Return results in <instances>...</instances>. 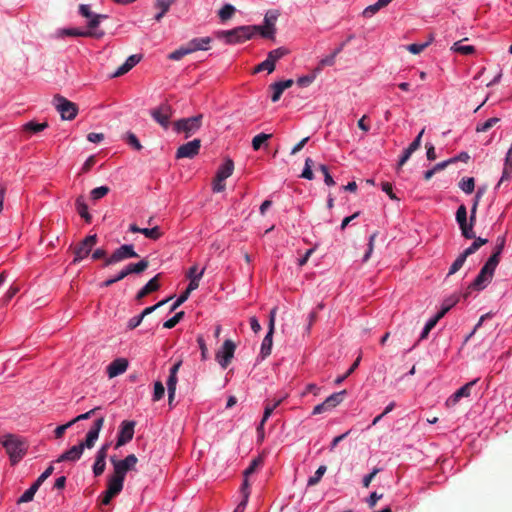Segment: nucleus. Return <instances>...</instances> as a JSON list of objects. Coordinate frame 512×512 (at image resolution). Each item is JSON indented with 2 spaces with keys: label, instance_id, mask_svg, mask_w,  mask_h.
Wrapping results in <instances>:
<instances>
[{
  "label": "nucleus",
  "instance_id": "nucleus-54",
  "mask_svg": "<svg viewBox=\"0 0 512 512\" xmlns=\"http://www.w3.org/2000/svg\"><path fill=\"white\" fill-rule=\"evenodd\" d=\"M197 343L199 345V348L201 350V358L202 360H206L208 358V348L206 346V343H205V340L203 338V336H198L197 337Z\"/></svg>",
  "mask_w": 512,
  "mask_h": 512
},
{
  "label": "nucleus",
  "instance_id": "nucleus-55",
  "mask_svg": "<svg viewBox=\"0 0 512 512\" xmlns=\"http://www.w3.org/2000/svg\"><path fill=\"white\" fill-rule=\"evenodd\" d=\"M99 409H100V407H95V408H93V409L89 410V411H88V412H86V413H83V414L78 415L77 417H75L74 419H72V420H71L72 424H75V423H77V422H79V421H81V420H87V419H89V418H90L92 415H94V414H95V412H96L97 410H99Z\"/></svg>",
  "mask_w": 512,
  "mask_h": 512
},
{
  "label": "nucleus",
  "instance_id": "nucleus-57",
  "mask_svg": "<svg viewBox=\"0 0 512 512\" xmlns=\"http://www.w3.org/2000/svg\"><path fill=\"white\" fill-rule=\"evenodd\" d=\"M286 54V50L283 48H277L268 53L269 58L275 63Z\"/></svg>",
  "mask_w": 512,
  "mask_h": 512
},
{
  "label": "nucleus",
  "instance_id": "nucleus-25",
  "mask_svg": "<svg viewBox=\"0 0 512 512\" xmlns=\"http://www.w3.org/2000/svg\"><path fill=\"white\" fill-rule=\"evenodd\" d=\"M142 56L141 55H131L127 58V60L113 73V77H120L127 72H129L137 63L140 62Z\"/></svg>",
  "mask_w": 512,
  "mask_h": 512
},
{
  "label": "nucleus",
  "instance_id": "nucleus-52",
  "mask_svg": "<svg viewBox=\"0 0 512 512\" xmlns=\"http://www.w3.org/2000/svg\"><path fill=\"white\" fill-rule=\"evenodd\" d=\"M127 143L136 150H141L143 147L134 133H128L126 136Z\"/></svg>",
  "mask_w": 512,
  "mask_h": 512
},
{
  "label": "nucleus",
  "instance_id": "nucleus-64",
  "mask_svg": "<svg viewBox=\"0 0 512 512\" xmlns=\"http://www.w3.org/2000/svg\"><path fill=\"white\" fill-rule=\"evenodd\" d=\"M142 320H143V318L141 317V315L131 318L128 321L127 328L130 330L135 329L136 327H138L141 324Z\"/></svg>",
  "mask_w": 512,
  "mask_h": 512
},
{
  "label": "nucleus",
  "instance_id": "nucleus-2",
  "mask_svg": "<svg viewBox=\"0 0 512 512\" xmlns=\"http://www.w3.org/2000/svg\"><path fill=\"white\" fill-rule=\"evenodd\" d=\"M505 239L499 237L492 255L488 258L479 274L470 284L469 289L483 290L492 280L496 267L500 262V255L504 249Z\"/></svg>",
  "mask_w": 512,
  "mask_h": 512
},
{
  "label": "nucleus",
  "instance_id": "nucleus-44",
  "mask_svg": "<svg viewBox=\"0 0 512 512\" xmlns=\"http://www.w3.org/2000/svg\"><path fill=\"white\" fill-rule=\"evenodd\" d=\"M326 470H327V467L325 465H321L316 470L315 474L308 479V482H307L308 486H314V485L318 484L320 482L322 476L326 472Z\"/></svg>",
  "mask_w": 512,
  "mask_h": 512
},
{
  "label": "nucleus",
  "instance_id": "nucleus-43",
  "mask_svg": "<svg viewBox=\"0 0 512 512\" xmlns=\"http://www.w3.org/2000/svg\"><path fill=\"white\" fill-rule=\"evenodd\" d=\"M499 122H500V118H498V117L489 118L484 123H480L476 126V132H478V133L486 132Z\"/></svg>",
  "mask_w": 512,
  "mask_h": 512
},
{
  "label": "nucleus",
  "instance_id": "nucleus-14",
  "mask_svg": "<svg viewBox=\"0 0 512 512\" xmlns=\"http://www.w3.org/2000/svg\"><path fill=\"white\" fill-rule=\"evenodd\" d=\"M277 308L274 307L271 309L269 314V325L268 332L265 335L264 339L261 343V355L263 358H266L271 354L272 346H273V334L275 329V318H276Z\"/></svg>",
  "mask_w": 512,
  "mask_h": 512
},
{
  "label": "nucleus",
  "instance_id": "nucleus-38",
  "mask_svg": "<svg viewBox=\"0 0 512 512\" xmlns=\"http://www.w3.org/2000/svg\"><path fill=\"white\" fill-rule=\"evenodd\" d=\"M473 239L474 242L463 251L467 256L474 254L481 246L485 245L488 242L487 239L481 237L475 236V238Z\"/></svg>",
  "mask_w": 512,
  "mask_h": 512
},
{
  "label": "nucleus",
  "instance_id": "nucleus-37",
  "mask_svg": "<svg viewBox=\"0 0 512 512\" xmlns=\"http://www.w3.org/2000/svg\"><path fill=\"white\" fill-rule=\"evenodd\" d=\"M175 0H156V8L159 9V12L156 14L155 19L160 20V18L169 10L171 4Z\"/></svg>",
  "mask_w": 512,
  "mask_h": 512
},
{
  "label": "nucleus",
  "instance_id": "nucleus-33",
  "mask_svg": "<svg viewBox=\"0 0 512 512\" xmlns=\"http://www.w3.org/2000/svg\"><path fill=\"white\" fill-rule=\"evenodd\" d=\"M106 468V457H104V454H96L95 462L93 465V473L96 477L103 474Z\"/></svg>",
  "mask_w": 512,
  "mask_h": 512
},
{
  "label": "nucleus",
  "instance_id": "nucleus-62",
  "mask_svg": "<svg viewBox=\"0 0 512 512\" xmlns=\"http://www.w3.org/2000/svg\"><path fill=\"white\" fill-rule=\"evenodd\" d=\"M380 471V469L378 468H374L373 471L371 473H369L368 475H366L364 478H363V486L365 488H368L370 483L372 482V480L374 479V477L377 475V473Z\"/></svg>",
  "mask_w": 512,
  "mask_h": 512
},
{
  "label": "nucleus",
  "instance_id": "nucleus-11",
  "mask_svg": "<svg viewBox=\"0 0 512 512\" xmlns=\"http://www.w3.org/2000/svg\"><path fill=\"white\" fill-rule=\"evenodd\" d=\"M456 221L459 224L462 236L465 239L475 238V233L473 231L475 222H471V216L469 217V222H468L467 209L464 204L460 205L456 211Z\"/></svg>",
  "mask_w": 512,
  "mask_h": 512
},
{
  "label": "nucleus",
  "instance_id": "nucleus-53",
  "mask_svg": "<svg viewBox=\"0 0 512 512\" xmlns=\"http://www.w3.org/2000/svg\"><path fill=\"white\" fill-rule=\"evenodd\" d=\"M170 299L171 298L164 299V300L158 302L157 304H155L153 306L145 308L141 312V314H140L141 317L144 319V317H146L147 315L151 314L152 312H154L156 309H158L159 307L163 306L164 304H166Z\"/></svg>",
  "mask_w": 512,
  "mask_h": 512
},
{
  "label": "nucleus",
  "instance_id": "nucleus-4",
  "mask_svg": "<svg viewBox=\"0 0 512 512\" xmlns=\"http://www.w3.org/2000/svg\"><path fill=\"white\" fill-rule=\"evenodd\" d=\"M1 444L9 455L12 465L17 464L26 454L27 445L20 437L14 434H7L0 440Z\"/></svg>",
  "mask_w": 512,
  "mask_h": 512
},
{
  "label": "nucleus",
  "instance_id": "nucleus-16",
  "mask_svg": "<svg viewBox=\"0 0 512 512\" xmlns=\"http://www.w3.org/2000/svg\"><path fill=\"white\" fill-rule=\"evenodd\" d=\"M346 394V390L336 392L331 394L329 397L325 399L324 402L316 405L312 411L313 415H318L338 406L344 399V395Z\"/></svg>",
  "mask_w": 512,
  "mask_h": 512
},
{
  "label": "nucleus",
  "instance_id": "nucleus-21",
  "mask_svg": "<svg viewBox=\"0 0 512 512\" xmlns=\"http://www.w3.org/2000/svg\"><path fill=\"white\" fill-rule=\"evenodd\" d=\"M79 13L87 19V24L91 29L98 27L101 19L107 18L106 15L92 12L91 7L88 4H81L79 7Z\"/></svg>",
  "mask_w": 512,
  "mask_h": 512
},
{
  "label": "nucleus",
  "instance_id": "nucleus-63",
  "mask_svg": "<svg viewBox=\"0 0 512 512\" xmlns=\"http://www.w3.org/2000/svg\"><path fill=\"white\" fill-rule=\"evenodd\" d=\"M189 297V294L187 292H183L178 299L174 302V304L171 307V311L176 310L181 304H183Z\"/></svg>",
  "mask_w": 512,
  "mask_h": 512
},
{
  "label": "nucleus",
  "instance_id": "nucleus-49",
  "mask_svg": "<svg viewBox=\"0 0 512 512\" xmlns=\"http://www.w3.org/2000/svg\"><path fill=\"white\" fill-rule=\"evenodd\" d=\"M165 394V388L161 381H156L154 383V393H153V401H159L163 398Z\"/></svg>",
  "mask_w": 512,
  "mask_h": 512
},
{
  "label": "nucleus",
  "instance_id": "nucleus-13",
  "mask_svg": "<svg viewBox=\"0 0 512 512\" xmlns=\"http://www.w3.org/2000/svg\"><path fill=\"white\" fill-rule=\"evenodd\" d=\"M137 257H139V255L135 252L134 246L132 244H124L114 250V252L108 258H106L103 265L106 267L126 259Z\"/></svg>",
  "mask_w": 512,
  "mask_h": 512
},
{
  "label": "nucleus",
  "instance_id": "nucleus-39",
  "mask_svg": "<svg viewBox=\"0 0 512 512\" xmlns=\"http://www.w3.org/2000/svg\"><path fill=\"white\" fill-rule=\"evenodd\" d=\"M141 234H143L145 237L151 240L156 241L160 237H162L163 232L161 231L159 226H155L153 228H143Z\"/></svg>",
  "mask_w": 512,
  "mask_h": 512
},
{
  "label": "nucleus",
  "instance_id": "nucleus-35",
  "mask_svg": "<svg viewBox=\"0 0 512 512\" xmlns=\"http://www.w3.org/2000/svg\"><path fill=\"white\" fill-rule=\"evenodd\" d=\"M486 192V188L485 187H479L476 194H475V197H474V201H473V205L471 207V222H476V213H477V208H478V205H479V202L482 198V196L485 194Z\"/></svg>",
  "mask_w": 512,
  "mask_h": 512
},
{
  "label": "nucleus",
  "instance_id": "nucleus-47",
  "mask_svg": "<svg viewBox=\"0 0 512 512\" xmlns=\"http://www.w3.org/2000/svg\"><path fill=\"white\" fill-rule=\"evenodd\" d=\"M184 317V312H178L176 313L172 318L168 319L163 323V327L166 329H172L174 328L180 320Z\"/></svg>",
  "mask_w": 512,
  "mask_h": 512
},
{
  "label": "nucleus",
  "instance_id": "nucleus-36",
  "mask_svg": "<svg viewBox=\"0 0 512 512\" xmlns=\"http://www.w3.org/2000/svg\"><path fill=\"white\" fill-rule=\"evenodd\" d=\"M48 127L47 122L36 123L34 121L27 122L23 125V131L30 133H38Z\"/></svg>",
  "mask_w": 512,
  "mask_h": 512
},
{
  "label": "nucleus",
  "instance_id": "nucleus-31",
  "mask_svg": "<svg viewBox=\"0 0 512 512\" xmlns=\"http://www.w3.org/2000/svg\"><path fill=\"white\" fill-rule=\"evenodd\" d=\"M445 315V310L444 311H439L433 318H431L425 325L421 335H420V338L419 340H424L428 337L430 331L436 326V324L438 323V321L444 317Z\"/></svg>",
  "mask_w": 512,
  "mask_h": 512
},
{
  "label": "nucleus",
  "instance_id": "nucleus-60",
  "mask_svg": "<svg viewBox=\"0 0 512 512\" xmlns=\"http://www.w3.org/2000/svg\"><path fill=\"white\" fill-rule=\"evenodd\" d=\"M96 163V156L91 155L88 157V159L85 161L81 168L82 173H87Z\"/></svg>",
  "mask_w": 512,
  "mask_h": 512
},
{
  "label": "nucleus",
  "instance_id": "nucleus-26",
  "mask_svg": "<svg viewBox=\"0 0 512 512\" xmlns=\"http://www.w3.org/2000/svg\"><path fill=\"white\" fill-rule=\"evenodd\" d=\"M353 39V36L350 35L349 37H347V39L345 41H343L337 48L334 49V51L326 56L325 58H323L320 63H319V69L324 67V66H332L335 62V57L343 50V48Z\"/></svg>",
  "mask_w": 512,
  "mask_h": 512
},
{
  "label": "nucleus",
  "instance_id": "nucleus-50",
  "mask_svg": "<svg viewBox=\"0 0 512 512\" xmlns=\"http://www.w3.org/2000/svg\"><path fill=\"white\" fill-rule=\"evenodd\" d=\"M360 363V357H358L354 363L351 365V367L346 371V373L342 376H339L338 378L335 379V384L336 385H339L341 384L347 377H349L354 371L355 369L358 367Z\"/></svg>",
  "mask_w": 512,
  "mask_h": 512
},
{
  "label": "nucleus",
  "instance_id": "nucleus-29",
  "mask_svg": "<svg viewBox=\"0 0 512 512\" xmlns=\"http://www.w3.org/2000/svg\"><path fill=\"white\" fill-rule=\"evenodd\" d=\"M124 479L115 476L114 474L108 479L107 490L109 494L117 496L123 489Z\"/></svg>",
  "mask_w": 512,
  "mask_h": 512
},
{
  "label": "nucleus",
  "instance_id": "nucleus-8",
  "mask_svg": "<svg viewBox=\"0 0 512 512\" xmlns=\"http://www.w3.org/2000/svg\"><path fill=\"white\" fill-rule=\"evenodd\" d=\"M234 170V162L231 159H226L224 163L218 168L216 175L212 182V190L215 193H220L225 190V180L230 177Z\"/></svg>",
  "mask_w": 512,
  "mask_h": 512
},
{
  "label": "nucleus",
  "instance_id": "nucleus-45",
  "mask_svg": "<svg viewBox=\"0 0 512 512\" xmlns=\"http://www.w3.org/2000/svg\"><path fill=\"white\" fill-rule=\"evenodd\" d=\"M109 191H110V189L107 186H100V187L94 188L90 192L91 199L94 201L99 200V199L103 198L104 196H106L109 193Z\"/></svg>",
  "mask_w": 512,
  "mask_h": 512
},
{
  "label": "nucleus",
  "instance_id": "nucleus-40",
  "mask_svg": "<svg viewBox=\"0 0 512 512\" xmlns=\"http://www.w3.org/2000/svg\"><path fill=\"white\" fill-rule=\"evenodd\" d=\"M467 257H468V256H467L464 252H462V253H461V254L456 258V260L452 263V265H451V267H450V269H449L448 275H453V274H455L457 271H459V270L463 267V265H464V263H465V261H466Z\"/></svg>",
  "mask_w": 512,
  "mask_h": 512
},
{
  "label": "nucleus",
  "instance_id": "nucleus-58",
  "mask_svg": "<svg viewBox=\"0 0 512 512\" xmlns=\"http://www.w3.org/2000/svg\"><path fill=\"white\" fill-rule=\"evenodd\" d=\"M424 131L425 129L423 128L420 133L417 135V137L413 140V142L407 147L408 149H410L411 151L415 152L416 150H418L421 146V140H422V136L424 134Z\"/></svg>",
  "mask_w": 512,
  "mask_h": 512
},
{
  "label": "nucleus",
  "instance_id": "nucleus-28",
  "mask_svg": "<svg viewBox=\"0 0 512 512\" xmlns=\"http://www.w3.org/2000/svg\"><path fill=\"white\" fill-rule=\"evenodd\" d=\"M282 399H268L264 402V412L263 417L261 419V426L269 419V417L274 413L276 408L281 404Z\"/></svg>",
  "mask_w": 512,
  "mask_h": 512
},
{
  "label": "nucleus",
  "instance_id": "nucleus-51",
  "mask_svg": "<svg viewBox=\"0 0 512 512\" xmlns=\"http://www.w3.org/2000/svg\"><path fill=\"white\" fill-rule=\"evenodd\" d=\"M318 169L324 175V182L326 185H328V186L335 185V181L333 180L332 176L330 175L329 170L326 165L321 164V165H319Z\"/></svg>",
  "mask_w": 512,
  "mask_h": 512
},
{
  "label": "nucleus",
  "instance_id": "nucleus-9",
  "mask_svg": "<svg viewBox=\"0 0 512 512\" xmlns=\"http://www.w3.org/2000/svg\"><path fill=\"white\" fill-rule=\"evenodd\" d=\"M111 463L114 468V475L125 480L127 472L134 471L138 458L134 454H129L123 460H117L115 457H111Z\"/></svg>",
  "mask_w": 512,
  "mask_h": 512
},
{
  "label": "nucleus",
  "instance_id": "nucleus-48",
  "mask_svg": "<svg viewBox=\"0 0 512 512\" xmlns=\"http://www.w3.org/2000/svg\"><path fill=\"white\" fill-rule=\"evenodd\" d=\"M275 62L267 56V59L258 64V73L261 71H267L269 74L275 70Z\"/></svg>",
  "mask_w": 512,
  "mask_h": 512
},
{
  "label": "nucleus",
  "instance_id": "nucleus-23",
  "mask_svg": "<svg viewBox=\"0 0 512 512\" xmlns=\"http://www.w3.org/2000/svg\"><path fill=\"white\" fill-rule=\"evenodd\" d=\"M128 360L125 358H117L112 361L107 367V374L109 378H114L123 374L128 368Z\"/></svg>",
  "mask_w": 512,
  "mask_h": 512
},
{
  "label": "nucleus",
  "instance_id": "nucleus-30",
  "mask_svg": "<svg viewBox=\"0 0 512 512\" xmlns=\"http://www.w3.org/2000/svg\"><path fill=\"white\" fill-rule=\"evenodd\" d=\"M75 205L78 214L85 220V222L90 223L92 220V216L88 212V206L85 203L84 197H77Z\"/></svg>",
  "mask_w": 512,
  "mask_h": 512
},
{
  "label": "nucleus",
  "instance_id": "nucleus-3",
  "mask_svg": "<svg viewBox=\"0 0 512 512\" xmlns=\"http://www.w3.org/2000/svg\"><path fill=\"white\" fill-rule=\"evenodd\" d=\"M104 417H99L96 419L88 431L86 438L83 442H80L78 445L72 446L70 449L62 453L56 462H64V461H71L75 462L79 460L84 452L85 448L91 449L94 447L101 429L104 425Z\"/></svg>",
  "mask_w": 512,
  "mask_h": 512
},
{
  "label": "nucleus",
  "instance_id": "nucleus-20",
  "mask_svg": "<svg viewBox=\"0 0 512 512\" xmlns=\"http://www.w3.org/2000/svg\"><path fill=\"white\" fill-rule=\"evenodd\" d=\"M478 379H474L468 383H466L464 386L459 388L455 393H453L447 400H446V406L447 407H454L461 398L463 397H469L471 394L472 387L477 383Z\"/></svg>",
  "mask_w": 512,
  "mask_h": 512
},
{
  "label": "nucleus",
  "instance_id": "nucleus-1",
  "mask_svg": "<svg viewBox=\"0 0 512 512\" xmlns=\"http://www.w3.org/2000/svg\"><path fill=\"white\" fill-rule=\"evenodd\" d=\"M253 34H214V37L205 36L194 38L188 43L180 46L168 55V59L178 61L184 56L199 50H208L211 48L210 43L218 45H229L235 43H243L251 38Z\"/></svg>",
  "mask_w": 512,
  "mask_h": 512
},
{
  "label": "nucleus",
  "instance_id": "nucleus-24",
  "mask_svg": "<svg viewBox=\"0 0 512 512\" xmlns=\"http://www.w3.org/2000/svg\"><path fill=\"white\" fill-rule=\"evenodd\" d=\"M159 279H160V274H157L156 276H154L152 279H150L145 285L144 287H142L136 294V300L137 301H141L144 297H146L147 295L157 291L159 288H160V283H159Z\"/></svg>",
  "mask_w": 512,
  "mask_h": 512
},
{
  "label": "nucleus",
  "instance_id": "nucleus-46",
  "mask_svg": "<svg viewBox=\"0 0 512 512\" xmlns=\"http://www.w3.org/2000/svg\"><path fill=\"white\" fill-rule=\"evenodd\" d=\"M204 273V269H202L198 275H196L195 277H191L189 278L190 279V282L185 290V292H187L189 295L192 291L196 290L198 287H199V281L202 277Z\"/></svg>",
  "mask_w": 512,
  "mask_h": 512
},
{
  "label": "nucleus",
  "instance_id": "nucleus-19",
  "mask_svg": "<svg viewBox=\"0 0 512 512\" xmlns=\"http://www.w3.org/2000/svg\"><path fill=\"white\" fill-rule=\"evenodd\" d=\"M135 424L136 423L134 421L127 420L121 423L117 437L116 448L125 445L133 439Z\"/></svg>",
  "mask_w": 512,
  "mask_h": 512
},
{
  "label": "nucleus",
  "instance_id": "nucleus-18",
  "mask_svg": "<svg viewBox=\"0 0 512 512\" xmlns=\"http://www.w3.org/2000/svg\"><path fill=\"white\" fill-rule=\"evenodd\" d=\"M201 148V140L200 139H194L192 141H189L181 146L176 151V158L182 159V158H189L192 159L196 155H198L199 150Z\"/></svg>",
  "mask_w": 512,
  "mask_h": 512
},
{
  "label": "nucleus",
  "instance_id": "nucleus-6",
  "mask_svg": "<svg viewBox=\"0 0 512 512\" xmlns=\"http://www.w3.org/2000/svg\"><path fill=\"white\" fill-rule=\"evenodd\" d=\"M203 115L198 114L193 117L182 118L174 122V130L177 133H184L185 138L191 137L195 134L201 127Z\"/></svg>",
  "mask_w": 512,
  "mask_h": 512
},
{
  "label": "nucleus",
  "instance_id": "nucleus-15",
  "mask_svg": "<svg viewBox=\"0 0 512 512\" xmlns=\"http://www.w3.org/2000/svg\"><path fill=\"white\" fill-rule=\"evenodd\" d=\"M97 235H89L85 237L75 248H74V254L75 257L72 261L73 264H76L83 260L85 257L89 255L92 248L97 243Z\"/></svg>",
  "mask_w": 512,
  "mask_h": 512
},
{
  "label": "nucleus",
  "instance_id": "nucleus-27",
  "mask_svg": "<svg viewBox=\"0 0 512 512\" xmlns=\"http://www.w3.org/2000/svg\"><path fill=\"white\" fill-rule=\"evenodd\" d=\"M278 16H279V13L277 10L268 11L265 15L264 25L263 26L258 25V32H272Z\"/></svg>",
  "mask_w": 512,
  "mask_h": 512
},
{
  "label": "nucleus",
  "instance_id": "nucleus-56",
  "mask_svg": "<svg viewBox=\"0 0 512 512\" xmlns=\"http://www.w3.org/2000/svg\"><path fill=\"white\" fill-rule=\"evenodd\" d=\"M376 236H377V233H373L369 237L368 250L363 257V262H367L368 259L370 258L371 254L373 252V249H374V242H375Z\"/></svg>",
  "mask_w": 512,
  "mask_h": 512
},
{
  "label": "nucleus",
  "instance_id": "nucleus-12",
  "mask_svg": "<svg viewBox=\"0 0 512 512\" xmlns=\"http://www.w3.org/2000/svg\"><path fill=\"white\" fill-rule=\"evenodd\" d=\"M150 115L154 121L167 129L170 124V119L173 115V108L168 102H163L156 108L150 110Z\"/></svg>",
  "mask_w": 512,
  "mask_h": 512
},
{
  "label": "nucleus",
  "instance_id": "nucleus-22",
  "mask_svg": "<svg viewBox=\"0 0 512 512\" xmlns=\"http://www.w3.org/2000/svg\"><path fill=\"white\" fill-rule=\"evenodd\" d=\"M293 84L294 81L292 79L274 82L270 84L269 90L272 92L270 96L271 101L274 103L277 102L281 98V95L283 94L284 90L290 88Z\"/></svg>",
  "mask_w": 512,
  "mask_h": 512
},
{
  "label": "nucleus",
  "instance_id": "nucleus-7",
  "mask_svg": "<svg viewBox=\"0 0 512 512\" xmlns=\"http://www.w3.org/2000/svg\"><path fill=\"white\" fill-rule=\"evenodd\" d=\"M148 266H149V262L146 259H142L138 263H129L115 277L104 281L101 284V287H109L112 284L123 280L125 277H127L128 275H130L132 273H135V274L142 273L148 268Z\"/></svg>",
  "mask_w": 512,
  "mask_h": 512
},
{
  "label": "nucleus",
  "instance_id": "nucleus-59",
  "mask_svg": "<svg viewBox=\"0 0 512 512\" xmlns=\"http://www.w3.org/2000/svg\"><path fill=\"white\" fill-rule=\"evenodd\" d=\"M384 7L383 5H379V1H377L375 4L368 6L364 11L363 15L366 17H370L373 14H375L379 9Z\"/></svg>",
  "mask_w": 512,
  "mask_h": 512
},
{
  "label": "nucleus",
  "instance_id": "nucleus-41",
  "mask_svg": "<svg viewBox=\"0 0 512 512\" xmlns=\"http://www.w3.org/2000/svg\"><path fill=\"white\" fill-rule=\"evenodd\" d=\"M459 187L460 189L467 193V194H471L473 191H474V188H475V180L473 177H468V178H463L460 182H459Z\"/></svg>",
  "mask_w": 512,
  "mask_h": 512
},
{
  "label": "nucleus",
  "instance_id": "nucleus-61",
  "mask_svg": "<svg viewBox=\"0 0 512 512\" xmlns=\"http://www.w3.org/2000/svg\"><path fill=\"white\" fill-rule=\"evenodd\" d=\"M72 425H73V424H72V422H71V421H69V422H67L66 424H63V425L58 426V427L55 429V431H54V433H55V437H56V438H61V437L64 435L65 431H66L69 427H71Z\"/></svg>",
  "mask_w": 512,
  "mask_h": 512
},
{
  "label": "nucleus",
  "instance_id": "nucleus-42",
  "mask_svg": "<svg viewBox=\"0 0 512 512\" xmlns=\"http://www.w3.org/2000/svg\"><path fill=\"white\" fill-rule=\"evenodd\" d=\"M236 9L231 4H225L218 12V16L222 21L230 19L235 13Z\"/></svg>",
  "mask_w": 512,
  "mask_h": 512
},
{
  "label": "nucleus",
  "instance_id": "nucleus-34",
  "mask_svg": "<svg viewBox=\"0 0 512 512\" xmlns=\"http://www.w3.org/2000/svg\"><path fill=\"white\" fill-rule=\"evenodd\" d=\"M432 41L433 37L430 36L429 39L425 42L409 44L404 46V48L410 53L417 55L420 54L425 48H427L432 43Z\"/></svg>",
  "mask_w": 512,
  "mask_h": 512
},
{
  "label": "nucleus",
  "instance_id": "nucleus-32",
  "mask_svg": "<svg viewBox=\"0 0 512 512\" xmlns=\"http://www.w3.org/2000/svg\"><path fill=\"white\" fill-rule=\"evenodd\" d=\"M467 38H464L460 41H457L453 44L451 47V50H453L456 53L462 54V55H470L475 52V47L472 45H466L464 44L465 41H467Z\"/></svg>",
  "mask_w": 512,
  "mask_h": 512
},
{
  "label": "nucleus",
  "instance_id": "nucleus-10",
  "mask_svg": "<svg viewBox=\"0 0 512 512\" xmlns=\"http://www.w3.org/2000/svg\"><path fill=\"white\" fill-rule=\"evenodd\" d=\"M53 102L63 120H73L77 116V105L67 100L65 97L56 95L54 96Z\"/></svg>",
  "mask_w": 512,
  "mask_h": 512
},
{
  "label": "nucleus",
  "instance_id": "nucleus-17",
  "mask_svg": "<svg viewBox=\"0 0 512 512\" xmlns=\"http://www.w3.org/2000/svg\"><path fill=\"white\" fill-rule=\"evenodd\" d=\"M235 349L236 346L233 341L226 340L221 349L216 353V360L222 368H226L230 364L234 356Z\"/></svg>",
  "mask_w": 512,
  "mask_h": 512
},
{
  "label": "nucleus",
  "instance_id": "nucleus-5",
  "mask_svg": "<svg viewBox=\"0 0 512 512\" xmlns=\"http://www.w3.org/2000/svg\"><path fill=\"white\" fill-rule=\"evenodd\" d=\"M256 471V457L252 458L248 468L243 472V483L240 487L241 500L234 512H244L251 494V483L249 477Z\"/></svg>",
  "mask_w": 512,
  "mask_h": 512
}]
</instances>
